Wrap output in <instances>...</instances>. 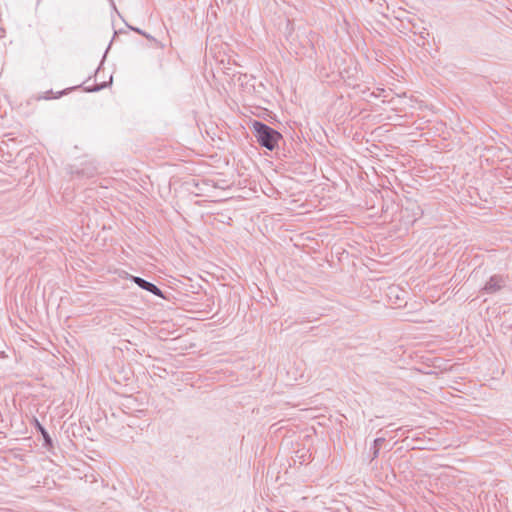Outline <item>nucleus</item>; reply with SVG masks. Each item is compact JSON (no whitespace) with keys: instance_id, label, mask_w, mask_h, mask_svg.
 <instances>
[{"instance_id":"obj_1","label":"nucleus","mask_w":512,"mask_h":512,"mask_svg":"<svg viewBox=\"0 0 512 512\" xmlns=\"http://www.w3.org/2000/svg\"><path fill=\"white\" fill-rule=\"evenodd\" d=\"M252 131L256 141L268 150L275 149L282 138V135L278 131L257 120L252 123Z\"/></svg>"},{"instance_id":"obj_2","label":"nucleus","mask_w":512,"mask_h":512,"mask_svg":"<svg viewBox=\"0 0 512 512\" xmlns=\"http://www.w3.org/2000/svg\"><path fill=\"white\" fill-rule=\"evenodd\" d=\"M132 280L140 288L152 293L153 295L162 296V291L155 284L137 276H132Z\"/></svg>"},{"instance_id":"obj_3","label":"nucleus","mask_w":512,"mask_h":512,"mask_svg":"<svg viewBox=\"0 0 512 512\" xmlns=\"http://www.w3.org/2000/svg\"><path fill=\"white\" fill-rule=\"evenodd\" d=\"M505 285V280L501 276H492L485 284L483 290L486 293L492 294L499 291Z\"/></svg>"},{"instance_id":"obj_4","label":"nucleus","mask_w":512,"mask_h":512,"mask_svg":"<svg viewBox=\"0 0 512 512\" xmlns=\"http://www.w3.org/2000/svg\"><path fill=\"white\" fill-rule=\"evenodd\" d=\"M35 423H36V427L37 429L40 431V433L42 434L44 440H45V443L46 444H51V438L49 436V433L46 431V429L38 422V420H35Z\"/></svg>"},{"instance_id":"obj_5","label":"nucleus","mask_w":512,"mask_h":512,"mask_svg":"<svg viewBox=\"0 0 512 512\" xmlns=\"http://www.w3.org/2000/svg\"><path fill=\"white\" fill-rule=\"evenodd\" d=\"M385 441L384 438H376L374 440V447L380 448L381 444Z\"/></svg>"},{"instance_id":"obj_6","label":"nucleus","mask_w":512,"mask_h":512,"mask_svg":"<svg viewBox=\"0 0 512 512\" xmlns=\"http://www.w3.org/2000/svg\"><path fill=\"white\" fill-rule=\"evenodd\" d=\"M131 29H132L133 31H135V32H137V33H139V34H141V35H145V32H144V31H142V30H141V29H139V28H133V27H132Z\"/></svg>"},{"instance_id":"obj_7","label":"nucleus","mask_w":512,"mask_h":512,"mask_svg":"<svg viewBox=\"0 0 512 512\" xmlns=\"http://www.w3.org/2000/svg\"><path fill=\"white\" fill-rule=\"evenodd\" d=\"M379 449H380V448L374 447V452H373V457H374V458H376V457L378 456Z\"/></svg>"},{"instance_id":"obj_8","label":"nucleus","mask_w":512,"mask_h":512,"mask_svg":"<svg viewBox=\"0 0 512 512\" xmlns=\"http://www.w3.org/2000/svg\"><path fill=\"white\" fill-rule=\"evenodd\" d=\"M52 93V91H47L45 93V96L43 97L44 99H51L52 97L50 96V94Z\"/></svg>"},{"instance_id":"obj_9","label":"nucleus","mask_w":512,"mask_h":512,"mask_svg":"<svg viewBox=\"0 0 512 512\" xmlns=\"http://www.w3.org/2000/svg\"><path fill=\"white\" fill-rule=\"evenodd\" d=\"M65 94V91L59 92L58 95L54 96V98H59L61 95Z\"/></svg>"},{"instance_id":"obj_10","label":"nucleus","mask_w":512,"mask_h":512,"mask_svg":"<svg viewBox=\"0 0 512 512\" xmlns=\"http://www.w3.org/2000/svg\"><path fill=\"white\" fill-rule=\"evenodd\" d=\"M144 37H146L147 39H152L153 37L147 33H145V35H143Z\"/></svg>"},{"instance_id":"obj_11","label":"nucleus","mask_w":512,"mask_h":512,"mask_svg":"<svg viewBox=\"0 0 512 512\" xmlns=\"http://www.w3.org/2000/svg\"><path fill=\"white\" fill-rule=\"evenodd\" d=\"M420 36H421L422 39H425L424 32H421Z\"/></svg>"}]
</instances>
